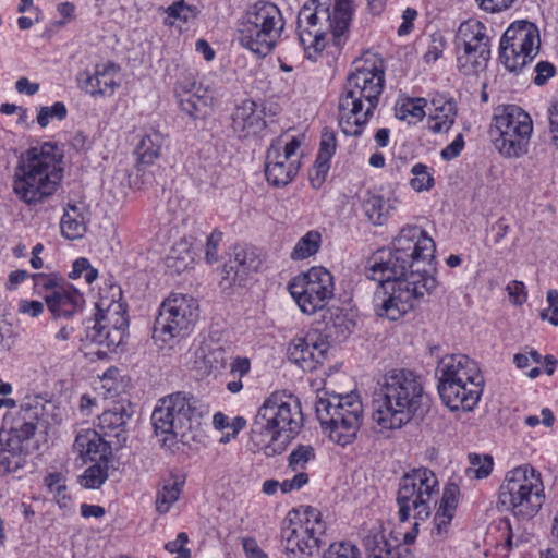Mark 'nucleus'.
Here are the masks:
<instances>
[{"mask_svg": "<svg viewBox=\"0 0 558 558\" xmlns=\"http://www.w3.org/2000/svg\"><path fill=\"white\" fill-rule=\"evenodd\" d=\"M323 558H361L359 548L349 542L331 544Z\"/></svg>", "mask_w": 558, "mask_h": 558, "instance_id": "46", "label": "nucleus"}, {"mask_svg": "<svg viewBox=\"0 0 558 558\" xmlns=\"http://www.w3.org/2000/svg\"><path fill=\"white\" fill-rule=\"evenodd\" d=\"M284 28L280 9L272 2L258 1L246 12L239 24L240 45L257 57L268 56Z\"/></svg>", "mask_w": 558, "mask_h": 558, "instance_id": "9", "label": "nucleus"}, {"mask_svg": "<svg viewBox=\"0 0 558 558\" xmlns=\"http://www.w3.org/2000/svg\"><path fill=\"white\" fill-rule=\"evenodd\" d=\"M221 232L214 231L207 239L206 243V259L208 263H214L218 258V245L221 241Z\"/></svg>", "mask_w": 558, "mask_h": 558, "instance_id": "58", "label": "nucleus"}, {"mask_svg": "<svg viewBox=\"0 0 558 558\" xmlns=\"http://www.w3.org/2000/svg\"><path fill=\"white\" fill-rule=\"evenodd\" d=\"M464 147V138L462 134H458L456 138L447 145L440 153L444 160H452L460 155Z\"/></svg>", "mask_w": 558, "mask_h": 558, "instance_id": "57", "label": "nucleus"}, {"mask_svg": "<svg viewBox=\"0 0 558 558\" xmlns=\"http://www.w3.org/2000/svg\"><path fill=\"white\" fill-rule=\"evenodd\" d=\"M411 173L413 174V178L410 180V185L414 191H428L434 186V177L426 165H414L411 169Z\"/></svg>", "mask_w": 558, "mask_h": 558, "instance_id": "42", "label": "nucleus"}, {"mask_svg": "<svg viewBox=\"0 0 558 558\" xmlns=\"http://www.w3.org/2000/svg\"><path fill=\"white\" fill-rule=\"evenodd\" d=\"M488 12H498L512 5L515 0H476Z\"/></svg>", "mask_w": 558, "mask_h": 558, "instance_id": "63", "label": "nucleus"}, {"mask_svg": "<svg viewBox=\"0 0 558 558\" xmlns=\"http://www.w3.org/2000/svg\"><path fill=\"white\" fill-rule=\"evenodd\" d=\"M32 278L35 288L45 290V294L56 290L57 287L63 286V283H59L57 278L51 275L34 274Z\"/></svg>", "mask_w": 558, "mask_h": 558, "instance_id": "54", "label": "nucleus"}, {"mask_svg": "<svg viewBox=\"0 0 558 558\" xmlns=\"http://www.w3.org/2000/svg\"><path fill=\"white\" fill-rule=\"evenodd\" d=\"M499 501L518 518L529 520L536 515L545 501L541 473L530 464L507 472L499 488Z\"/></svg>", "mask_w": 558, "mask_h": 558, "instance_id": "10", "label": "nucleus"}, {"mask_svg": "<svg viewBox=\"0 0 558 558\" xmlns=\"http://www.w3.org/2000/svg\"><path fill=\"white\" fill-rule=\"evenodd\" d=\"M108 478L107 460L87 468L80 476V484L88 489L99 488Z\"/></svg>", "mask_w": 558, "mask_h": 558, "instance_id": "40", "label": "nucleus"}, {"mask_svg": "<svg viewBox=\"0 0 558 558\" xmlns=\"http://www.w3.org/2000/svg\"><path fill=\"white\" fill-rule=\"evenodd\" d=\"M535 73L536 75L534 77V84L537 86H543L549 78L555 75L556 69L553 63L548 61H541L535 66Z\"/></svg>", "mask_w": 558, "mask_h": 558, "instance_id": "53", "label": "nucleus"}, {"mask_svg": "<svg viewBox=\"0 0 558 558\" xmlns=\"http://www.w3.org/2000/svg\"><path fill=\"white\" fill-rule=\"evenodd\" d=\"M435 376L439 397L451 411H472L478 403L485 381L474 360L464 354L445 355Z\"/></svg>", "mask_w": 558, "mask_h": 558, "instance_id": "6", "label": "nucleus"}, {"mask_svg": "<svg viewBox=\"0 0 558 558\" xmlns=\"http://www.w3.org/2000/svg\"><path fill=\"white\" fill-rule=\"evenodd\" d=\"M99 313L96 315L98 319L105 323L108 326V329L111 331V341H122L124 340L128 328H129V318L126 316V311L123 305L119 302L111 303L105 311L98 307Z\"/></svg>", "mask_w": 558, "mask_h": 558, "instance_id": "31", "label": "nucleus"}, {"mask_svg": "<svg viewBox=\"0 0 558 558\" xmlns=\"http://www.w3.org/2000/svg\"><path fill=\"white\" fill-rule=\"evenodd\" d=\"M428 397L422 378L409 369H392L384 376L373 401L372 420L378 433L400 429L422 416Z\"/></svg>", "mask_w": 558, "mask_h": 558, "instance_id": "2", "label": "nucleus"}, {"mask_svg": "<svg viewBox=\"0 0 558 558\" xmlns=\"http://www.w3.org/2000/svg\"><path fill=\"white\" fill-rule=\"evenodd\" d=\"M265 126L263 111L258 104L252 99H245L235 107L232 113V129L240 137H247L260 132Z\"/></svg>", "mask_w": 558, "mask_h": 558, "instance_id": "27", "label": "nucleus"}, {"mask_svg": "<svg viewBox=\"0 0 558 558\" xmlns=\"http://www.w3.org/2000/svg\"><path fill=\"white\" fill-rule=\"evenodd\" d=\"M162 145V136L159 132H153L143 136L136 146L138 161L149 166L158 158Z\"/></svg>", "mask_w": 558, "mask_h": 558, "instance_id": "36", "label": "nucleus"}, {"mask_svg": "<svg viewBox=\"0 0 558 558\" xmlns=\"http://www.w3.org/2000/svg\"><path fill=\"white\" fill-rule=\"evenodd\" d=\"M302 140L299 136L289 137L288 134H283L272 141L269 148H275L281 153V157L290 160H299L294 158L296 150L300 148Z\"/></svg>", "mask_w": 558, "mask_h": 558, "instance_id": "43", "label": "nucleus"}, {"mask_svg": "<svg viewBox=\"0 0 558 558\" xmlns=\"http://www.w3.org/2000/svg\"><path fill=\"white\" fill-rule=\"evenodd\" d=\"M435 109L429 114V129L434 133L447 132L452 126L457 116V107L452 100L433 101Z\"/></svg>", "mask_w": 558, "mask_h": 558, "instance_id": "33", "label": "nucleus"}, {"mask_svg": "<svg viewBox=\"0 0 558 558\" xmlns=\"http://www.w3.org/2000/svg\"><path fill=\"white\" fill-rule=\"evenodd\" d=\"M510 300L517 304L521 305L526 301L525 287L523 282L513 280L508 283L506 288Z\"/></svg>", "mask_w": 558, "mask_h": 558, "instance_id": "56", "label": "nucleus"}, {"mask_svg": "<svg viewBox=\"0 0 558 558\" xmlns=\"http://www.w3.org/2000/svg\"><path fill=\"white\" fill-rule=\"evenodd\" d=\"M314 458L315 451L312 446L299 445L289 456V468L296 472L304 469Z\"/></svg>", "mask_w": 558, "mask_h": 558, "instance_id": "44", "label": "nucleus"}, {"mask_svg": "<svg viewBox=\"0 0 558 558\" xmlns=\"http://www.w3.org/2000/svg\"><path fill=\"white\" fill-rule=\"evenodd\" d=\"M68 114L66 107L63 102L57 101L50 107H41L38 116L37 123L41 128H46L49 124L50 119L63 120Z\"/></svg>", "mask_w": 558, "mask_h": 558, "instance_id": "45", "label": "nucleus"}, {"mask_svg": "<svg viewBox=\"0 0 558 558\" xmlns=\"http://www.w3.org/2000/svg\"><path fill=\"white\" fill-rule=\"evenodd\" d=\"M457 68L463 75H476L484 71L490 58V39L486 26L480 21L460 24L454 36Z\"/></svg>", "mask_w": 558, "mask_h": 558, "instance_id": "16", "label": "nucleus"}, {"mask_svg": "<svg viewBox=\"0 0 558 558\" xmlns=\"http://www.w3.org/2000/svg\"><path fill=\"white\" fill-rule=\"evenodd\" d=\"M45 302L54 318H70L83 305V294L70 283H63L44 295Z\"/></svg>", "mask_w": 558, "mask_h": 558, "instance_id": "25", "label": "nucleus"}, {"mask_svg": "<svg viewBox=\"0 0 558 558\" xmlns=\"http://www.w3.org/2000/svg\"><path fill=\"white\" fill-rule=\"evenodd\" d=\"M326 523L313 507L291 510L282 521L280 548L287 558H305L317 553L325 539Z\"/></svg>", "mask_w": 558, "mask_h": 558, "instance_id": "8", "label": "nucleus"}, {"mask_svg": "<svg viewBox=\"0 0 558 558\" xmlns=\"http://www.w3.org/2000/svg\"><path fill=\"white\" fill-rule=\"evenodd\" d=\"M329 167L330 162L320 165V160L316 158L314 166L315 175H311V183L314 187H319L322 183L325 181Z\"/></svg>", "mask_w": 558, "mask_h": 558, "instance_id": "62", "label": "nucleus"}, {"mask_svg": "<svg viewBox=\"0 0 558 558\" xmlns=\"http://www.w3.org/2000/svg\"><path fill=\"white\" fill-rule=\"evenodd\" d=\"M168 17L179 19L187 22L197 15L196 7L187 5L184 1H177L167 9Z\"/></svg>", "mask_w": 558, "mask_h": 558, "instance_id": "50", "label": "nucleus"}, {"mask_svg": "<svg viewBox=\"0 0 558 558\" xmlns=\"http://www.w3.org/2000/svg\"><path fill=\"white\" fill-rule=\"evenodd\" d=\"M118 71L119 66L113 63L97 64L94 73L85 71L78 74V86L93 97H109L120 85L117 80Z\"/></svg>", "mask_w": 558, "mask_h": 558, "instance_id": "23", "label": "nucleus"}, {"mask_svg": "<svg viewBox=\"0 0 558 558\" xmlns=\"http://www.w3.org/2000/svg\"><path fill=\"white\" fill-rule=\"evenodd\" d=\"M438 493L439 482L432 470L418 468L405 473L400 478L397 495L399 520L408 521L412 511L415 522L428 519L437 506Z\"/></svg>", "mask_w": 558, "mask_h": 558, "instance_id": "12", "label": "nucleus"}, {"mask_svg": "<svg viewBox=\"0 0 558 558\" xmlns=\"http://www.w3.org/2000/svg\"><path fill=\"white\" fill-rule=\"evenodd\" d=\"M242 545L247 558H267V555L259 548L255 538L244 537L242 539Z\"/></svg>", "mask_w": 558, "mask_h": 558, "instance_id": "61", "label": "nucleus"}, {"mask_svg": "<svg viewBox=\"0 0 558 558\" xmlns=\"http://www.w3.org/2000/svg\"><path fill=\"white\" fill-rule=\"evenodd\" d=\"M551 144L558 149V102L549 110Z\"/></svg>", "mask_w": 558, "mask_h": 558, "instance_id": "64", "label": "nucleus"}, {"mask_svg": "<svg viewBox=\"0 0 558 558\" xmlns=\"http://www.w3.org/2000/svg\"><path fill=\"white\" fill-rule=\"evenodd\" d=\"M470 466L466 468L465 473L470 477L486 478L493 471V458L489 454L470 453Z\"/></svg>", "mask_w": 558, "mask_h": 558, "instance_id": "41", "label": "nucleus"}, {"mask_svg": "<svg viewBox=\"0 0 558 558\" xmlns=\"http://www.w3.org/2000/svg\"><path fill=\"white\" fill-rule=\"evenodd\" d=\"M132 413L123 403H118L98 416V426L107 436L117 438V445L126 442V424Z\"/></svg>", "mask_w": 558, "mask_h": 558, "instance_id": "30", "label": "nucleus"}, {"mask_svg": "<svg viewBox=\"0 0 558 558\" xmlns=\"http://www.w3.org/2000/svg\"><path fill=\"white\" fill-rule=\"evenodd\" d=\"M300 400L284 392L271 393L259 407L250 432V449L275 457L286 451L303 427Z\"/></svg>", "mask_w": 558, "mask_h": 558, "instance_id": "4", "label": "nucleus"}, {"mask_svg": "<svg viewBox=\"0 0 558 558\" xmlns=\"http://www.w3.org/2000/svg\"><path fill=\"white\" fill-rule=\"evenodd\" d=\"M436 245L418 226L403 227L391 248L376 252L365 269L368 279L377 281L375 313L398 320L420 306L436 289Z\"/></svg>", "mask_w": 558, "mask_h": 558, "instance_id": "1", "label": "nucleus"}, {"mask_svg": "<svg viewBox=\"0 0 558 558\" xmlns=\"http://www.w3.org/2000/svg\"><path fill=\"white\" fill-rule=\"evenodd\" d=\"M24 462V458L12 454L3 446H0V475L17 471Z\"/></svg>", "mask_w": 558, "mask_h": 558, "instance_id": "49", "label": "nucleus"}, {"mask_svg": "<svg viewBox=\"0 0 558 558\" xmlns=\"http://www.w3.org/2000/svg\"><path fill=\"white\" fill-rule=\"evenodd\" d=\"M336 151V135L332 131L325 130L322 133L319 151L317 159L320 160V165L330 162L331 157Z\"/></svg>", "mask_w": 558, "mask_h": 558, "instance_id": "48", "label": "nucleus"}, {"mask_svg": "<svg viewBox=\"0 0 558 558\" xmlns=\"http://www.w3.org/2000/svg\"><path fill=\"white\" fill-rule=\"evenodd\" d=\"M183 482L179 480H165L156 496V510L160 514L167 513L171 506L179 499Z\"/></svg>", "mask_w": 558, "mask_h": 558, "instance_id": "35", "label": "nucleus"}, {"mask_svg": "<svg viewBox=\"0 0 558 558\" xmlns=\"http://www.w3.org/2000/svg\"><path fill=\"white\" fill-rule=\"evenodd\" d=\"M61 165L62 157L51 143L27 149L19 158L13 192L28 205L41 202L57 191L63 173Z\"/></svg>", "mask_w": 558, "mask_h": 558, "instance_id": "5", "label": "nucleus"}, {"mask_svg": "<svg viewBox=\"0 0 558 558\" xmlns=\"http://www.w3.org/2000/svg\"><path fill=\"white\" fill-rule=\"evenodd\" d=\"M111 331L101 319L95 317L85 323L84 335L81 337L87 355H96L102 360L113 352L122 341H111Z\"/></svg>", "mask_w": 558, "mask_h": 558, "instance_id": "24", "label": "nucleus"}, {"mask_svg": "<svg viewBox=\"0 0 558 558\" xmlns=\"http://www.w3.org/2000/svg\"><path fill=\"white\" fill-rule=\"evenodd\" d=\"M329 344L316 333H307L291 340L287 353L289 360L304 372H313L327 356Z\"/></svg>", "mask_w": 558, "mask_h": 558, "instance_id": "21", "label": "nucleus"}, {"mask_svg": "<svg viewBox=\"0 0 558 558\" xmlns=\"http://www.w3.org/2000/svg\"><path fill=\"white\" fill-rule=\"evenodd\" d=\"M322 242V236L318 231H308L295 244L291 258L294 260L305 259L317 253Z\"/></svg>", "mask_w": 558, "mask_h": 558, "instance_id": "39", "label": "nucleus"}, {"mask_svg": "<svg viewBox=\"0 0 558 558\" xmlns=\"http://www.w3.org/2000/svg\"><path fill=\"white\" fill-rule=\"evenodd\" d=\"M187 541H189L187 534L184 532H181L178 534V536L174 541L168 542L165 545V548L169 553H177L178 556L174 558H191L190 549L186 548Z\"/></svg>", "mask_w": 558, "mask_h": 558, "instance_id": "52", "label": "nucleus"}, {"mask_svg": "<svg viewBox=\"0 0 558 558\" xmlns=\"http://www.w3.org/2000/svg\"><path fill=\"white\" fill-rule=\"evenodd\" d=\"M44 483L50 493L58 494L68 490L65 480L60 473H49L45 476Z\"/></svg>", "mask_w": 558, "mask_h": 558, "instance_id": "55", "label": "nucleus"}, {"mask_svg": "<svg viewBox=\"0 0 558 558\" xmlns=\"http://www.w3.org/2000/svg\"><path fill=\"white\" fill-rule=\"evenodd\" d=\"M74 450L83 459L106 461L111 454V446L92 428L81 429L73 444Z\"/></svg>", "mask_w": 558, "mask_h": 558, "instance_id": "29", "label": "nucleus"}, {"mask_svg": "<svg viewBox=\"0 0 558 558\" xmlns=\"http://www.w3.org/2000/svg\"><path fill=\"white\" fill-rule=\"evenodd\" d=\"M460 496V487L453 482L445 485L441 498L434 515L433 535L440 539L445 538L450 530L451 522L456 515Z\"/></svg>", "mask_w": 558, "mask_h": 558, "instance_id": "26", "label": "nucleus"}, {"mask_svg": "<svg viewBox=\"0 0 558 558\" xmlns=\"http://www.w3.org/2000/svg\"><path fill=\"white\" fill-rule=\"evenodd\" d=\"M417 17V11L413 8H407L402 13V24L398 27V35L405 36L413 29V22Z\"/></svg>", "mask_w": 558, "mask_h": 558, "instance_id": "59", "label": "nucleus"}, {"mask_svg": "<svg viewBox=\"0 0 558 558\" xmlns=\"http://www.w3.org/2000/svg\"><path fill=\"white\" fill-rule=\"evenodd\" d=\"M289 291L301 311L307 314L323 310L333 296V276L324 267H313L289 283Z\"/></svg>", "mask_w": 558, "mask_h": 558, "instance_id": "18", "label": "nucleus"}, {"mask_svg": "<svg viewBox=\"0 0 558 558\" xmlns=\"http://www.w3.org/2000/svg\"><path fill=\"white\" fill-rule=\"evenodd\" d=\"M202 412L193 397L178 392L159 400L151 414L157 435H165L163 445H173L178 437L183 438L192 428V422L201 417Z\"/></svg>", "mask_w": 558, "mask_h": 558, "instance_id": "14", "label": "nucleus"}, {"mask_svg": "<svg viewBox=\"0 0 558 558\" xmlns=\"http://www.w3.org/2000/svg\"><path fill=\"white\" fill-rule=\"evenodd\" d=\"M316 416L338 445L345 446L354 440L363 420V404L355 395H333L316 401Z\"/></svg>", "mask_w": 558, "mask_h": 558, "instance_id": "11", "label": "nucleus"}, {"mask_svg": "<svg viewBox=\"0 0 558 558\" xmlns=\"http://www.w3.org/2000/svg\"><path fill=\"white\" fill-rule=\"evenodd\" d=\"M260 266L262 259L254 248L235 247L234 256L221 269L220 284L223 289L241 286Z\"/></svg>", "mask_w": 558, "mask_h": 558, "instance_id": "22", "label": "nucleus"}, {"mask_svg": "<svg viewBox=\"0 0 558 558\" xmlns=\"http://www.w3.org/2000/svg\"><path fill=\"white\" fill-rule=\"evenodd\" d=\"M37 429V414L29 407H21V410L13 417L11 426L0 432V446L12 454H29L38 449L34 440Z\"/></svg>", "mask_w": 558, "mask_h": 558, "instance_id": "19", "label": "nucleus"}, {"mask_svg": "<svg viewBox=\"0 0 558 558\" xmlns=\"http://www.w3.org/2000/svg\"><path fill=\"white\" fill-rule=\"evenodd\" d=\"M61 233L68 240H77L83 238L87 227L83 213L80 207L69 204L60 222Z\"/></svg>", "mask_w": 558, "mask_h": 558, "instance_id": "32", "label": "nucleus"}, {"mask_svg": "<svg viewBox=\"0 0 558 558\" xmlns=\"http://www.w3.org/2000/svg\"><path fill=\"white\" fill-rule=\"evenodd\" d=\"M425 105L426 101L423 98L402 99L396 104V117L408 120L409 123L421 121L425 116Z\"/></svg>", "mask_w": 558, "mask_h": 558, "instance_id": "37", "label": "nucleus"}, {"mask_svg": "<svg viewBox=\"0 0 558 558\" xmlns=\"http://www.w3.org/2000/svg\"><path fill=\"white\" fill-rule=\"evenodd\" d=\"M19 311L31 317H37L44 312V304L39 301L22 300L19 303Z\"/></svg>", "mask_w": 558, "mask_h": 558, "instance_id": "60", "label": "nucleus"}, {"mask_svg": "<svg viewBox=\"0 0 558 558\" xmlns=\"http://www.w3.org/2000/svg\"><path fill=\"white\" fill-rule=\"evenodd\" d=\"M385 86L383 61L372 57L352 63L339 97V125L343 133L360 136L377 108Z\"/></svg>", "mask_w": 558, "mask_h": 558, "instance_id": "3", "label": "nucleus"}, {"mask_svg": "<svg viewBox=\"0 0 558 558\" xmlns=\"http://www.w3.org/2000/svg\"><path fill=\"white\" fill-rule=\"evenodd\" d=\"M417 534L418 522H414L412 530L404 534V544H400L397 538L387 537L380 527L373 529L363 542L366 558H412L407 545L413 543Z\"/></svg>", "mask_w": 558, "mask_h": 558, "instance_id": "20", "label": "nucleus"}, {"mask_svg": "<svg viewBox=\"0 0 558 558\" xmlns=\"http://www.w3.org/2000/svg\"><path fill=\"white\" fill-rule=\"evenodd\" d=\"M174 93L179 99L190 94L206 93V89L196 82L192 74H183L177 82Z\"/></svg>", "mask_w": 558, "mask_h": 558, "instance_id": "47", "label": "nucleus"}, {"mask_svg": "<svg viewBox=\"0 0 558 558\" xmlns=\"http://www.w3.org/2000/svg\"><path fill=\"white\" fill-rule=\"evenodd\" d=\"M300 169L299 160L281 157L275 148H268L266 156L265 175L269 184L282 187L293 181Z\"/></svg>", "mask_w": 558, "mask_h": 558, "instance_id": "28", "label": "nucleus"}, {"mask_svg": "<svg viewBox=\"0 0 558 558\" xmlns=\"http://www.w3.org/2000/svg\"><path fill=\"white\" fill-rule=\"evenodd\" d=\"M331 0H310L303 4L298 15L299 40L304 50L315 53L324 50L326 35L330 33L336 46L345 40V33L352 19V2L337 0L330 12Z\"/></svg>", "mask_w": 558, "mask_h": 558, "instance_id": "7", "label": "nucleus"}, {"mask_svg": "<svg viewBox=\"0 0 558 558\" xmlns=\"http://www.w3.org/2000/svg\"><path fill=\"white\" fill-rule=\"evenodd\" d=\"M538 27L529 21H515L504 33L499 45L501 63L510 72H519L538 54Z\"/></svg>", "mask_w": 558, "mask_h": 558, "instance_id": "17", "label": "nucleus"}, {"mask_svg": "<svg viewBox=\"0 0 558 558\" xmlns=\"http://www.w3.org/2000/svg\"><path fill=\"white\" fill-rule=\"evenodd\" d=\"M532 132L531 117L514 105L504 107L494 116L489 131L496 149L507 158H518L527 153Z\"/></svg>", "mask_w": 558, "mask_h": 558, "instance_id": "13", "label": "nucleus"}, {"mask_svg": "<svg viewBox=\"0 0 558 558\" xmlns=\"http://www.w3.org/2000/svg\"><path fill=\"white\" fill-rule=\"evenodd\" d=\"M548 308L541 312V318L547 319L551 325L558 326V291L549 290L547 292Z\"/></svg>", "mask_w": 558, "mask_h": 558, "instance_id": "51", "label": "nucleus"}, {"mask_svg": "<svg viewBox=\"0 0 558 558\" xmlns=\"http://www.w3.org/2000/svg\"><path fill=\"white\" fill-rule=\"evenodd\" d=\"M178 101L183 112L192 119H198L206 114L210 98L206 93H196L179 98Z\"/></svg>", "mask_w": 558, "mask_h": 558, "instance_id": "38", "label": "nucleus"}, {"mask_svg": "<svg viewBox=\"0 0 558 558\" xmlns=\"http://www.w3.org/2000/svg\"><path fill=\"white\" fill-rule=\"evenodd\" d=\"M197 300L184 293H171L160 304L155 319L153 338L168 344L192 330L198 317Z\"/></svg>", "mask_w": 558, "mask_h": 558, "instance_id": "15", "label": "nucleus"}, {"mask_svg": "<svg viewBox=\"0 0 558 558\" xmlns=\"http://www.w3.org/2000/svg\"><path fill=\"white\" fill-rule=\"evenodd\" d=\"M364 214L374 225H383L392 208L379 194L367 192L362 201Z\"/></svg>", "mask_w": 558, "mask_h": 558, "instance_id": "34", "label": "nucleus"}]
</instances>
